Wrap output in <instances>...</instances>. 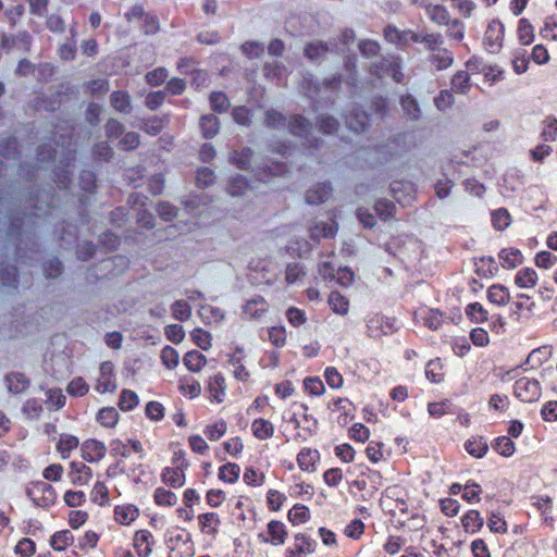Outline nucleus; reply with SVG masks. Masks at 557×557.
<instances>
[{
	"label": "nucleus",
	"instance_id": "1",
	"mask_svg": "<svg viewBox=\"0 0 557 557\" xmlns=\"http://www.w3.org/2000/svg\"><path fill=\"white\" fill-rule=\"evenodd\" d=\"M26 494L36 506L42 508L50 507L57 499L54 488L44 481L29 483L26 488Z\"/></svg>",
	"mask_w": 557,
	"mask_h": 557
},
{
	"label": "nucleus",
	"instance_id": "2",
	"mask_svg": "<svg viewBox=\"0 0 557 557\" xmlns=\"http://www.w3.org/2000/svg\"><path fill=\"white\" fill-rule=\"evenodd\" d=\"M187 468L188 461L185 459H178L175 466L162 469L160 474L161 481L172 488H180L186 482L185 470Z\"/></svg>",
	"mask_w": 557,
	"mask_h": 557
},
{
	"label": "nucleus",
	"instance_id": "3",
	"mask_svg": "<svg viewBox=\"0 0 557 557\" xmlns=\"http://www.w3.org/2000/svg\"><path fill=\"white\" fill-rule=\"evenodd\" d=\"M515 395L522 401H535L541 396V386L535 379L521 377L515 383Z\"/></svg>",
	"mask_w": 557,
	"mask_h": 557
},
{
	"label": "nucleus",
	"instance_id": "4",
	"mask_svg": "<svg viewBox=\"0 0 557 557\" xmlns=\"http://www.w3.org/2000/svg\"><path fill=\"white\" fill-rule=\"evenodd\" d=\"M116 386L113 364L110 361L102 362L99 368L95 389L100 394L113 393Z\"/></svg>",
	"mask_w": 557,
	"mask_h": 557
},
{
	"label": "nucleus",
	"instance_id": "5",
	"mask_svg": "<svg viewBox=\"0 0 557 557\" xmlns=\"http://www.w3.org/2000/svg\"><path fill=\"white\" fill-rule=\"evenodd\" d=\"M259 540L262 543H270L274 546H281L285 544L287 537V530L283 522L278 520H271L267 525L265 534H259Z\"/></svg>",
	"mask_w": 557,
	"mask_h": 557
},
{
	"label": "nucleus",
	"instance_id": "6",
	"mask_svg": "<svg viewBox=\"0 0 557 557\" xmlns=\"http://www.w3.org/2000/svg\"><path fill=\"white\" fill-rule=\"evenodd\" d=\"M315 542L305 534H297L293 547L286 549V557H307L315 550Z\"/></svg>",
	"mask_w": 557,
	"mask_h": 557
},
{
	"label": "nucleus",
	"instance_id": "7",
	"mask_svg": "<svg viewBox=\"0 0 557 557\" xmlns=\"http://www.w3.org/2000/svg\"><path fill=\"white\" fill-rule=\"evenodd\" d=\"M154 537L148 530H138L133 537L134 548L139 557H149L153 552Z\"/></svg>",
	"mask_w": 557,
	"mask_h": 557
},
{
	"label": "nucleus",
	"instance_id": "8",
	"mask_svg": "<svg viewBox=\"0 0 557 557\" xmlns=\"http://www.w3.org/2000/svg\"><path fill=\"white\" fill-rule=\"evenodd\" d=\"M67 475L72 484L76 486H86L92 479V470L83 462L73 461L70 465Z\"/></svg>",
	"mask_w": 557,
	"mask_h": 557
},
{
	"label": "nucleus",
	"instance_id": "9",
	"mask_svg": "<svg viewBox=\"0 0 557 557\" xmlns=\"http://www.w3.org/2000/svg\"><path fill=\"white\" fill-rule=\"evenodd\" d=\"M503 37L504 25L497 20L492 21L484 35V42L491 52H495L502 47Z\"/></svg>",
	"mask_w": 557,
	"mask_h": 557
},
{
	"label": "nucleus",
	"instance_id": "10",
	"mask_svg": "<svg viewBox=\"0 0 557 557\" xmlns=\"http://www.w3.org/2000/svg\"><path fill=\"white\" fill-rule=\"evenodd\" d=\"M82 457L88 462H97L107 454L106 445L97 440L90 438L85 441L81 447Z\"/></svg>",
	"mask_w": 557,
	"mask_h": 557
},
{
	"label": "nucleus",
	"instance_id": "11",
	"mask_svg": "<svg viewBox=\"0 0 557 557\" xmlns=\"http://www.w3.org/2000/svg\"><path fill=\"white\" fill-rule=\"evenodd\" d=\"M139 517V509L133 504H122L114 507L113 519L121 525H131Z\"/></svg>",
	"mask_w": 557,
	"mask_h": 557
},
{
	"label": "nucleus",
	"instance_id": "12",
	"mask_svg": "<svg viewBox=\"0 0 557 557\" xmlns=\"http://www.w3.org/2000/svg\"><path fill=\"white\" fill-rule=\"evenodd\" d=\"M208 397L212 403H222L226 395V381L221 373L212 375L207 386Z\"/></svg>",
	"mask_w": 557,
	"mask_h": 557
},
{
	"label": "nucleus",
	"instance_id": "13",
	"mask_svg": "<svg viewBox=\"0 0 557 557\" xmlns=\"http://www.w3.org/2000/svg\"><path fill=\"white\" fill-rule=\"evenodd\" d=\"M246 358V355L244 352V349L236 348L234 354L231 356L228 360L230 369L233 373V376L242 382L248 381L250 374L248 370L246 369L244 364V359Z\"/></svg>",
	"mask_w": 557,
	"mask_h": 557
},
{
	"label": "nucleus",
	"instance_id": "14",
	"mask_svg": "<svg viewBox=\"0 0 557 557\" xmlns=\"http://www.w3.org/2000/svg\"><path fill=\"white\" fill-rule=\"evenodd\" d=\"M198 525L201 533L214 537L218 534L221 519L216 512H205L198 517Z\"/></svg>",
	"mask_w": 557,
	"mask_h": 557
},
{
	"label": "nucleus",
	"instance_id": "15",
	"mask_svg": "<svg viewBox=\"0 0 557 557\" xmlns=\"http://www.w3.org/2000/svg\"><path fill=\"white\" fill-rule=\"evenodd\" d=\"M268 309L269 306L265 299L257 296L246 301L243 312L249 319L260 320L268 312Z\"/></svg>",
	"mask_w": 557,
	"mask_h": 557
},
{
	"label": "nucleus",
	"instance_id": "16",
	"mask_svg": "<svg viewBox=\"0 0 557 557\" xmlns=\"http://www.w3.org/2000/svg\"><path fill=\"white\" fill-rule=\"evenodd\" d=\"M320 460V453L312 448H302L297 455L298 467L306 472L312 473L317 470V462Z\"/></svg>",
	"mask_w": 557,
	"mask_h": 557
},
{
	"label": "nucleus",
	"instance_id": "17",
	"mask_svg": "<svg viewBox=\"0 0 557 557\" xmlns=\"http://www.w3.org/2000/svg\"><path fill=\"white\" fill-rule=\"evenodd\" d=\"M498 259L504 269L513 270L523 263V255L517 248H504L498 253Z\"/></svg>",
	"mask_w": 557,
	"mask_h": 557
},
{
	"label": "nucleus",
	"instance_id": "18",
	"mask_svg": "<svg viewBox=\"0 0 557 557\" xmlns=\"http://www.w3.org/2000/svg\"><path fill=\"white\" fill-rule=\"evenodd\" d=\"M418 321H422L431 330H437L442 325V314L440 311L429 308H421L414 313Z\"/></svg>",
	"mask_w": 557,
	"mask_h": 557
},
{
	"label": "nucleus",
	"instance_id": "19",
	"mask_svg": "<svg viewBox=\"0 0 557 557\" xmlns=\"http://www.w3.org/2000/svg\"><path fill=\"white\" fill-rule=\"evenodd\" d=\"M337 231V225L334 220L318 221L314 225L310 226V235L314 239L321 237H333Z\"/></svg>",
	"mask_w": 557,
	"mask_h": 557
},
{
	"label": "nucleus",
	"instance_id": "20",
	"mask_svg": "<svg viewBox=\"0 0 557 557\" xmlns=\"http://www.w3.org/2000/svg\"><path fill=\"white\" fill-rule=\"evenodd\" d=\"M252 434L260 441L269 440L274 434V425L271 421L259 418L251 423Z\"/></svg>",
	"mask_w": 557,
	"mask_h": 557
},
{
	"label": "nucleus",
	"instance_id": "21",
	"mask_svg": "<svg viewBox=\"0 0 557 557\" xmlns=\"http://www.w3.org/2000/svg\"><path fill=\"white\" fill-rule=\"evenodd\" d=\"M484 520L478 510H469L461 517V525L467 533H475L483 527Z\"/></svg>",
	"mask_w": 557,
	"mask_h": 557
},
{
	"label": "nucleus",
	"instance_id": "22",
	"mask_svg": "<svg viewBox=\"0 0 557 557\" xmlns=\"http://www.w3.org/2000/svg\"><path fill=\"white\" fill-rule=\"evenodd\" d=\"M320 273L324 276V277H327V276H331L333 278H336L337 282L341 284V285H344V286H347L348 284H350L354 280V273L352 271H350L349 269L347 268H344V269H338L337 270V273L334 274L333 273V269L330 268L329 263H323L321 264L320 267Z\"/></svg>",
	"mask_w": 557,
	"mask_h": 557
},
{
	"label": "nucleus",
	"instance_id": "23",
	"mask_svg": "<svg viewBox=\"0 0 557 557\" xmlns=\"http://www.w3.org/2000/svg\"><path fill=\"white\" fill-rule=\"evenodd\" d=\"M152 497L153 502L160 507L170 508L178 502L177 495L163 486L154 488Z\"/></svg>",
	"mask_w": 557,
	"mask_h": 557
},
{
	"label": "nucleus",
	"instance_id": "24",
	"mask_svg": "<svg viewBox=\"0 0 557 557\" xmlns=\"http://www.w3.org/2000/svg\"><path fill=\"white\" fill-rule=\"evenodd\" d=\"M74 542V535L70 530H61L55 532L49 541L52 549L58 552L65 550Z\"/></svg>",
	"mask_w": 557,
	"mask_h": 557
},
{
	"label": "nucleus",
	"instance_id": "25",
	"mask_svg": "<svg viewBox=\"0 0 557 557\" xmlns=\"http://www.w3.org/2000/svg\"><path fill=\"white\" fill-rule=\"evenodd\" d=\"M488 300L497 306H506L510 300V293L507 287L494 284L487 289Z\"/></svg>",
	"mask_w": 557,
	"mask_h": 557
},
{
	"label": "nucleus",
	"instance_id": "26",
	"mask_svg": "<svg viewBox=\"0 0 557 557\" xmlns=\"http://www.w3.org/2000/svg\"><path fill=\"white\" fill-rule=\"evenodd\" d=\"M539 281L537 273L532 268H523L517 272L515 283L520 288H533Z\"/></svg>",
	"mask_w": 557,
	"mask_h": 557
},
{
	"label": "nucleus",
	"instance_id": "27",
	"mask_svg": "<svg viewBox=\"0 0 557 557\" xmlns=\"http://www.w3.org/2000/svg\"><path fill=\"white\" fill-rule=\"evenodd\" d=\"M184 366L191 372H199L207 363V358L197 350H190L183 358Z\"/></svg>",
	"mask_w": 557,
	"mask_h": 557
},
{
	"label": "nucleus",
	"instance_id": "28",
	"mask_svg": "<svg viewBox=\"0 0 557 557\" xmlns=\"http://www.w3.org/2000/svg\"><path fill=\"white\" fill-rule=\"evenodd\" d=\"M331 188L326 184H318L306 193V200L309 203H321L330 195Z\"/></svg>",
	"mask_w": 557,
	"mask_h": 557
},
{
	"label": "nucleus",
	"instance_id": "29",
	"mask_svg": "<svg viewBox=\"0 0 557 557\" xmlns=\"http://www.w3.org/2000/svg\"><path fill=\"white\" fill-rule=\"evenodd\" d=\"M331 309L341 315H346L349 311V301L338 292H332L329 296Z\"/></svg>",
	"mask_w": 557,
	"mask_h": 557
},
{
	"label": "nucleus",
	"instance_id": "30",
	"mask_svg": "<svg viewBox=\"0 0 557 557\" xmlns=\"http://www.w3.org/2000/svg\"><path fill=\"white\" fill-rule=\"evenodd\" d=\"M79 444V441L76 436L70 435V434H63L61 435L58 444L57 449L61 454L62 458L65 459L69 457L70 453L77 448Z\"/></svg>",
	"mask_w": 557,
	"mask_h": 557
},
{
	"label": "nucleus",
	"instance_id": "31",
	"mask_svg": "<svg viewBox=\"0 0 557 557\" xmlns=\"http://www.w3.org/2000/svg\"><path fill=\"white\" fill-rule=\"evenodd\" d=\"M97 421L106 428H114L119 421V412L113 407H104L99 410Z\"/></svg>",
	"mask_w": 557,
	"mask_h": 557
},
{
	"label": "nucleus",
	"instance_id": "32",
	"mask_svg": "<svg viewBox=\"0 0 557 557\" xmlns=\"http://www.w3.org/2000/svg\"><path fill=\"white\" fill-rule=\"evenodd\" d=\"M91 500L99 506H106L110 502L109 488L100 481H97L91 491Z\"/></svg>",
	"mask_w": 557,
	"mask_h": 557
},
{
	"label": "nucleus",
	"instance_id": "33",
	"mask_svg": "<svg viewBox=\"0 0 557 557\" xmlns=\"http://www.w3.org/2000/svg\"><path fill=\"white\" fill-rule=\"evenodd\" d=\"M425 11L429 17L437 24H447L449 20V14L443 5L428 3L425 4Z\"/></svg>",
	"mask_w": 557,
	"mask_h": 557
},
{
	"label": "nucleus",
	"instance_id": "34",
	"mask_svg": "<svg viewBox=\"0 0 557 557\" xmlns=\"http://www.w3.org/2000/svg\"><path fill=\"white\" fill-rule=\"evenodd\" d=\"M465 448L469 455L475 458H482L487 451V444L482 438H470L466 442Z\"/></svg>",
	"mask_w": 557,
	"mask_h": 557
},
{
	"label": "nucleus",
	"instance_id": "35",
	"mask_svg": "<svg viewBox=\"0 0 557 557\" xmlns=\"http://www.w3.org/2000/svg\"><path fill=\"white\" fill-rule=\"evenodd\" d=\"M425 376L433 383H440L443 381V364L440 359L430 360L425 367Z\"/></svg>",
	"mask_w": 557,
	"mask_h": 557
},
{
	"label": "nucleus",
	"instance_id": "36",
	"mask_svg": "<svg viewBox=\"0 0 557 557\" xmlns=\"http://www.w3.org/2000/svg\"><path fill=\"white\" fill-rule=\"evenodd\" d=\"M240 474V468L236 463L227 462L219 469V478L220 480L234 483L238 480Z\"/></svg>",
	"mask_w": 557,
	"mask_h": 557
},
{
	"label": "nucleus",
	"instance_id": "37",
	"mask_svg": "<svg viewBox=\"0 0 557 557\" xmlns=\"http://www.w3.org/2000/svg\"><path fill=\"white\" fill-rule=\"evenodd\" d=\"M8 388L13 393H22L28 386V380L22 373H11L7 376Z\"/></svg>",
	"mask_w": 557,
	"mask_h": 557
},
{
	"label": "nucleus",
	"instance_id": "38",
	"mask_svg": "<svg viewBox=\"0 0 557 557\" xmlns=\"http://www.w3.org/2000/svg\"><path fill=\"white\" fill-rule=\"evenodd\" d=\"M518 38L521 45L528 46L534 39V30L531 23L521 18L518 24Z\"/></svg>",
	"mask_w": 557,
	"mask_h": 557
},
{
	"label": "nucleus",
	"instance_id": "39",
	"mask_svg": "<svg viewBox=\"0 0 557 557\" xmlns=\"http://www.w3.org/2000/svg\"><path fill=\"white\" fill-rule=\"evenodd\" d=\"M466 314L475 323L485 322L488 318L487 311L480 302H472L467 306Z\"/></svg>",
	"mask_w": 557,
	"mask_h": 557
},
{
	"label": "nucleus",
	"instance_id": "40",
	"mask_svg": "<svg viewBox=\"0 0 557 557\" xmlns=\"http://www.w3.org/2000/svg\"><path fill=\"white\" fill-rule=\"evenodd\" d=\"M191 341L202 350H208L212 346L211 334L202 329H195L190 333Z\"/></svg>",
	"mask_w": 557,
	"mask_h": 557
},
{
	"label": "nucleus",
	"instance_id": "41",
	"mask_svg": "<svg viewBox=\"0 0 557 557\" xmlns=\"http://www.w3.org/2000/svg\"><path fill=\"white\" fill-rule=\"evenodd\" d=\"M305 391L310 396H321L325 392V386L322 380L318 376H310L304 380Z\"/></svg>",
	"mask_w": 557,
	"mask_h": 557
},
{
	"label": "nucleus",
	"instance_id": "42",
	"mask_svg": "<svg viewBox=\"0 0 557 557\" xmlns=\"http://www.w3.org/2000/svg\"><path fill=\"white\" fill-rule=\"evenodd\" d=\"M200 127L203 133V136L211 138L215 136L219 132L218 119L212 114L205 115L200 120Z\"/></svg>",
	"mask_w": 557,
	"mask_h": 557
},
{
	"label": "nucleus",
	"instance_id": "43",
	"mask_svg": "<svg viewBox=\"0 0 557 557\" xmlns=\"http://www.w3.org/2000/svg\"><path fill=\"white\" fill-rule=\"evenodd\" d=\"M227 431V424L224 420H219L212 424H209L205 434L210 441H219Z\"/></svg>",
	"mask_w": 557,
	"mask_h": 557
},
{
	"label": "nucleus",
	"instance_id": "44",
	"mask_svg": "<svg viewBox=\"0 0 557 557\" xmlns=\"http://www.w3.org/2000/svg\"><path fill=\"white\" fill-rule=\"evenodd\" d=\"M309 518H310L309 509L302 505H295L288 511V520L294 524L305 523L309 520Z\"/></svg>",
	"mask_w": 557,
	"mask_h": 557
},
{
	"label": "nucleus",
	"instance_id": "45",
	"mask_svg": "<svg viewBox=\"0 0 557 557\" xmlns=\"http://www.w3.org/2000/svg\"><path fill=\"white\" fill-rule=\"evenodd\" d=\"M334 409L342 413L343 418L339 417L338 422L341 424H346L348 422V417L350 416L354 406L351 401L347 398H337L333 403Z\"/></svg>",
	"mask_w": 557,
	"mask_h": 557
},
{
	"label": "nucleus",
	"instance_id": "46",
	"mask_svg": "<svg viewBox=\"0 0 557 557\" xmlns=\"http://www.w3.org/2000/svg\"><path fill=\"white\" fill-rule=\"evenodd\" d=\"M493 447L504 457H510L515 453V443L507 436L497 437Z\"/></svg>",
	"mask_w": 557,
	"mask_h": 557
},
{
	"label": "nucleus",
	"instance_id": "47",
	"mask_svg": "<svg viewBox=\"0 0 557 557\" xmlns=\"http://www.w3.org/2000/svg\"><path fill=\"white\" fill-rule=\"evenodd\" d=\"M534 263L537 268L548 270L556 265L557 256L549 251L543 250L535 255Z\"/></svg>",
	"mask_w": 557,
	"mask_h": 557
},
{
	"label": "nucleus",
	"instance_id": "48",
	"mask_svg": "<svg viewBox=\"0 0 557 557\" xmlns=\"http://www.w3.org/2000/svg\"><path fill=\"white\" fill-rule=\"evenodd\" d=\"M481 492H482V490L479 484H476L474 482H468L463 486L462 498L470 504H476L481 500V498H480Z\"/></svg>",
	"mask_w": 557,
	"mask_h": 557
},
{
	"label": "nucleus",
	"instance_id": "49",
	"mask_svg": "<svg viewBox=\"0 0 557 557\" xmlns=\"http://www.w3.org/2000/svg\"><path fill=\"white\" fill-rule=\"evenodd\" d=\"M66 391L72 396L81 397L87 394L89 386L84 379L75 377L69 383Z\"/></svg>",
	"mask_w": 557,
	"mask_h": 557
},
{
	"label": "nucleus",
	"instance_id": "50",
	"mask_svg": "<svg viewBox=\"0 0 557 557\" xmlns=\"http://www.w3.org/2000/svg\"><path fill=\"white\" fill-rule=\"evenodd\" d=\"M138 405V396L129 389L121 393L119 406L122 410H132Z\"/></svg>",
	"mask_w": 557,
	"mask_h": 557
},
{
	"label": "nucleus",
	"instance_id": "51",
	"mask_svg": "<svg viewBox=\"0 0 557 557\" xmlns=\"http://www.w3.org/2000/svg\"><path fill=\"white\" fill-rule=\"evenodd\" d=\"M385 37L387 40L394 42V41H408L409 39L411 40H417V36L413 34V33H400L396 27H392V26H388L385 28Z\"/></svg>",
	"mask_w": 557,
	"mask_h": 557
},
{
	"label": "nucleus",
	"instance_id": "52",
	"mask_svg": "<svg viewBox=\"0 0 557 557\" xmlns=\"http://www.w3.org/2000/svg\"><path fill=\"white\" fill-rule=\"evenodd\" d=\"M285 500L286 496L276 490H269L267 493V504L272 511L280 510Z\"/></svg>",
	"mask_w": 557,
	"mask_h": 557
},
{
	"label": "nucleus",
	"instance_id": "53",
	"mask_svg": "<svg viewBox=\"0 0 557 557\" xmlns=\"http://www.w3.org/2000/svg\"><path fill=\"white\" fill-rule=\"evenodd\" d=\"M252 187L250 184L246 182V178L239 176L236 177L231 186H230V193L233 196H240V195H248L251 191Z\"/></svg>",
	"mask_w": 557,
	"mask_h": 557
},
{
	"label": "nucleus",
	"instance_id": "54",
	"mask_svg": "<svg viewBox=\"0 0 557 557\" xmlns=\"http://www.w3.org/2000/svg\"><path fill=\"white\" fill-rule=\"evenodd\" d=\"M269 341L276 347H283L286 343V330L284 326H272L268 331Z\"/></svg>",
	"mask_w": 557,
	"mask_h": 557
},
{
	"label": "nucleus",
	"instance_id": "55",
	"mask_svg": "<svg viewBox=\"0 0 557 557\" xmlns=\"http://www.w3.org/2000/svg\"><path fill=\"white\" fill-rule=\"evenodd\" d=\"M161 359L166 368L172 369L177 366L180 355L176 349L171 346H166L161 351Z\"/></svg>",
	"mask_w": 557,
	"mask_h": 557
},
{
	"label": "nucleus",
	"instance_id": "56",
	"mask_svg": "<svg viewBox=\"0 0 557 557\" xmlns=\"http://www.w3.org/2000/svg\"><path fill=\"white\" fill-rule=\"evenodd\" d=\"M493 225L496 230H505L511 222L510 214L505 209H498L493 213L492 216Z\"/></svg>",
	"mask_w": 557,
	"mask_h": 557
},
{
	"label": "nucleus",
	"instance_id": "57",
	"mask_svg": "<svg viewBox=\"0 0 557 557\" xmlns=\"http://www.w3.org/2000/svg\"><path fill=\"white\" fill-rule=\"evenodd\" d=\"M401 108L408 119L417 120L419 116V107L413 98L406 96L401 99Z\"/></svg>",
	"mask_w": 557,
	"mask_h": 557
},
{
	"label": "nucleus",
	"instance_id": "58",
	"mask_svg": "<svg viewBox=\"0 0 557 557\" xmlns=\"http://www.w3.org/2000/svg\"><path fill=\"white\" fill-rule=\"evenodd\" d=\"M191 309L189 305L184 300H177L172 306V314L177 320H186L189 318Z\"/></svg>",
	"mask_w": 557,
	"mask_h": 557
},
{
	"label": "nucleus",
	"instance_id": "59",
	"mask_svg": "<svg viewBox=\"0 0 557 557\" xmlns=\"http://www.w3.org/2000/svg\"><path fill=\"white\" fill-rule=\"evenodd\" d=\"M451 87L457 92H466L469 87V74L463 71L458 72L451 79Z\"/></svg>",
	"mask_w": 557,
	"mask_h": 557
},
{
	"label": "nucleus",
	"instance_id": "60",
	"mask_svg": "<svg viewBox=\"0 0 557 557\" xmlns=\"http://www.w3.org/2000/svg\"><path fill=\"white\" fill-rule=\"evenodd\" d=\"M324 377H325V381L329 384V386L332 388H341L343 386V383H344L343 376L333 367H327L325 369Z\"/></svg>",
	"mask_w": 557,
	"mask_h": 557
},
{
	"label": "nucleus",
	"instance_id": "61",
	"mask_svg": "<svg viewBox=\"0 0 557 557\" xmlns=\"http://www.w3.org/2000/svg\"><path fill=\"white\" fill-rule=\"evenodd\" d=\"M244 482L250 486H260L264 483V474L252 468L246 469L244 473Z\"/></svg>",
	"mask_w": 557,
	"mask_h": 557
},
{
	"label": "nucleus",
	"instance_id": "62",
	"mask_svg": "<svg viewBox=\"0 0 557 557\" xmlns=\"http://www.w3.org/2000/svg\"><path fill=\"white\" fill-rule=\"evenodd\" d=\"M36 552V545L30 539H22L15 545V553L22 557H30Z\"/></svg>",
	"mask_w": 557,
	"mask_h": 557
},
{
	"label": "nucleus",
	"instance_id": "63",
	"mask_svg": "<svg viewBox=\"0 0 557 557\" xmlns=\"http://www.w3.org/2000/svg\"><path fill=\"white\" fill-rule=\"evenodd\" d=\"M334 453L336 457L346 463L354 461L356 455V450L349 444L337 445Z\"/></svg>",
	"mask_w": 557,
	"mask_h": 557
},
{
	"label": "nucleus",
	"instance_id": "64",
	"mask_svg": "<svg viewBox=\"0 0 557 557\" xmlns=\"http://www.w3.org/2000/svg\"><path fill=\"white\" fill-rule=\"evenodd\" d=\"M324 483L331 487H336L343 481V472L339 468H331L323 474Z\"/></svg>",
	"mask_w": 557,
	"mask_h": 557
}]
</instances>
